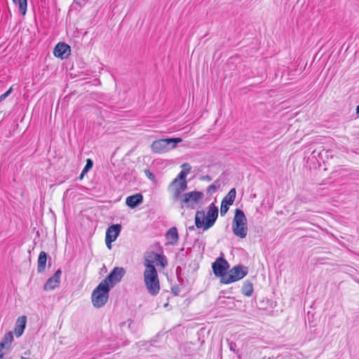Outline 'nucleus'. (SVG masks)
Here are the masks:
<instances>
[{"instance_id":"obj_1","label":"nucleus","mask_w":359,"mask_h":359,"mask_svg":"<svg viewBox=\"0 0 359 359\" xmlns=\"http://www.w3.org/2000/svg\"><path fill=\"white\" fill-rule=\"evenodd\" d=\"M154 264L156 266H160L161 269H164L168 265V261L163 255L154 251L146 252L144 257L145 269L143 279L146 290L151 296H156L161 290L160 280Z\"/></svg>"},{"instance_id":"obj_2","label":"nucleus","mask_w":359,"mask_h":359,"mask_svg":"<svg viewBox=\"0 0 359 359\" xmlns=\"http://www.w3.org/2000/svg\"><path fill=\"white\" fill-rule=\"evenodd\" d=\"M218 216V208L214 204L211 203L208 206L206 215L203 210H198L195 216V225L197 228H202L203 230H208L212 227Z\"/></svg>"},{"instance_id":"obj_3","label":"nucleus","mask_w":359,"mask_h":359,"mask_svg":"<svg viewBox=\"0 0 359 359\" xmlns=\"http://www.w3.org/2000/svg\"><path fill=\"white\" fill-rule=\"evenodd\" d=\"M182 167L187 168V170H181L168 187V191L172 199L175 201L180 198L182 193L185 191L187 187L186 177L191 169L189 163H184Z\"/></svg>"},{"instance_id":"obj_4","label":"nucleus","mask_w":359,"mask_h":359,"mask_svg":"<svg viewBox=\"0 0 359 359\" xmlns=\"http://www.w3.org/2000/svg\"><path fill=\"white\" fill-rule=\"evenodd\" d=\"M110 290L109 286L102 281L93 290L91 294V302L95 308H101L107 304Z\"/></svg>"},{"instance_id":"obj_5","label":"nucleus","mask_w":359,"mask_h":359,"mask_svg":"<svg viewBox=\"0 0 359 359\" xmlns=\"http://www.w3.org/2000/svg\"><path fill=\"white\" fill-rule=\"evenodd\" d=\"M232 230L233 233L241 238H244L248 234L247 219L244 212L236 209L232 221Z\"/></svg>"},{"instance_id":"obj_6","label":"nucleus","mask_w":359,"mask_h":359,"mask_svg":"<svg viewBox=\"0 0 359 359\" xmlns=\"http://www.w3.org/2000/svg\"><path fill=\"white\" fill-rule=\"evenodd\" d=\"M181 142L182 140L180 137L159 139L151 143V149L155 154H162L168 151L170 148H175L176 144Z\"/></svg>"},{"instance_id":"obj_7","label":"nucleus","mask_w":359,"mask_h":359,"mask_svg":"<svg viewBox=\"0 0 359 359\" xmlns=\"http://www.w3.org/2000/svg\"><path fill=\"white\" fill-rule=\"evenodd\" d=\"M248 273L246 267L238 265L233 266L227 272L226 275L223 278V284H230L238 281L243 278Z\"/></svg>"},{"instance_id":"obj_8","label":"nucleus","mask_w":359,"mask_h":359,"mask_svg":"<svg viewBox=\"0 0 359 359\" xmlns=\"http://www.w3.org/2000/svg\"><path fill=\"white\" fill-rule=\"evenodd\" d=\"M204 194L201 191H193L184 194L181 199L180 204L182 208H194L195 205L199 203L203 198Z\"/></svg>"},{"instance_id":"obj_9","label":"nucleus","mask_w":359,"mask_h":359,"mask_svg":"<svg viewBox=\"0 0 359 359\" xmlns=\"http://www.w3.org/2000/svg\"><path fill=\"white\" fill-rule=\"evenodd\" d=\"M229 268L228 262L222 256L217 258L212 264V269L214 274L220 278V283H222L223 278L226 275L227 270Z\"/></svg>"},{"instance_id":"obj_10","label":"nucleus","mask_w":359,"mask_h":359,"mask_svg":"<svg viewBox=\"0 0 359 359\" xmlns=\"http://www.w3.org/2000/svg\"><path fill=\"white\" fill-rule=\"evenodd\" d=\"M125 273L126 271L123 268L114 267L110 273L104 280H102V282L111 289L121 280Z\"/></svg>"},{"instance_id":"obj_11","label":"nucleus","mask_w":359,"mask_h":359,"mask_svg":"<svg viewBox=\"0 0 359 359\" xmlns=\"http://www.w3.org/2000/svg\"><path fill=\"white\" fill-rule=\"evenodd\" d=\"M121 231V224H113L110 226L106 231L105 243L107 248H111V243L115 241Z\"/></svg>"},{"instance_id":"obj_12","label":"nucleus","mask_w":359,"mask_h":359,"mask_svg":"<svg viewBox=\"0 0 359 359\" xmlns=\"http://www.w3.org/2000/svg\"><path fill=\"white\" fill-rule=\"evenodd\" d=\"M70 46L64 42L58 43L55 46L53 50L54 55L61 59L67 58V57L70 55Z\"/></svg>"},{"instance_id":"obj_13","label":"nucleus","mask_w":359,"mask_h":359,"mask_svg":"<svg viewBox=\"0 0 359 359\" xmlns=\"http://www.w3.org/2000/svg\"><path fill=\"white\" fill-rule=\"evenodd\" d=\"M61 274V269H57L54 273V275L47 280V281L43 285V290L46 291L52 290L57 287L60 282Z\"/></svg>"},{"instance_id":"obj_14","label":"nucleus","mask_w":359,"mask_h":359,"mask_svg":"<svg viewBox=\"0 0 359 359\" xmlns=\"http://www.w3.org/2000/svg\"><path fill=\"white\" fill-rule=\"evenodd\" d=\"M143 201V196L141 194H136L129 196L126 199V205L130 208H134Z\"/></svg>"},{"instance_id":"obj_15","label":"nucleus","mask_w":359,"mask_h":359,"mask_svg":"<svg viewBox=\"0 0 359 359\" xmlns=\"http://www.w3.org/2000/svg\"><path fill=\"white\" fill-rule=\"evenodd\" d=\"M167 245H175L178 242L179 234L176 227H171L165 234Z\"/></svg>"},{"instance_id":"obj_16","label":"nucleus","mask_w":359,"mask_h":359,"mask_svg":"<svg viewBox=\"0 0 359 359\" xmlns=\"http://www.w3.org/2000/svg\"><path fill=\"white\" fill-rule=\"evenodd\" d=\"M27 323V318L25 316L19 317L17 320L16 325L14 329L15 334L17 337H20L25 328Z\"/></svg>"},{"instance_id":"obj_17","label":"nucleus","mask_w":359,"mask_h":359,"mask_svg":"<svg viewBox=\"0 0 359 359\" xmlns=\"http://www.w3.org/2000/svg\"><path fill=\"white\" fill-rule=\"evenodd\" d=\"M47 262V254L44 251L39 253L37 260V271L38 273H43L45 271Z\"/></svg>"},{"instance_id":"obj_18","label":"nucleus","mask_w":359,"mask_h":359,"mask_svg":"<svg viewBox=\"0 0 359 359\" xmlns=\"http://www.w3.org/2000/svg\"><path fill=\"white\" fill-rule=\"evenodd\" d=\"M13 341V332H7L4 335L1 342L0 343V348H4L6 346H9L12 344Z\"/></svg>"},{"instance_id":"obj_19","label":"nucleus","mask_w":359,"mask_h":359,"mask_svg":"<svg viewBox=\"0 0 359 359\" xmlns=\"http://www.w3.org/2000/svg\"><path fill=\"white\" fill-rule=\"evenodd\" d=\"M236 189L233 188L231 189L226 196L222 199L223 203L231 205L236 198Z\"/></svg>"},{"instance_id":"obj_20","label":"nucleus","mask_w":359,"mask_h":359,"mask_svg":"<svg viewBox=\"0 0 359 359\" xmlns=\"http://www.w3.org/2000/svg\"><path fill=\"white\" fill-rule=\"evenodd\" d=\"M13 1L18 6L20 13L25 15L27 12V0H13Z\"/></svg>"},{"instance_id":"obj_21","label":"nucleus","mask_w":359,"mask_h":359,"mask_svg":"<svg viewBox=\"0 0 359 359\" xmlns=\"http://www.w3.org/2000/svg\"><path fill=\"white\" fill-rule=\"evenodd\" d=\"M93 163L90 158L86 160V164L85 168L83 169L82 172L80 175V179H83V176L88 172V171L93 168Z\"/></svg>"},{"instance_id":"obj_22","label":"nucleus","mask_w":359,"mask_h":359,"mask_svg":"<svg viewBox=\"0 0 359 359\" xmlns=\"http://www.w3.org/2000/svg\"><path fill=\"white\" fill-rule=\"evenodd\" d=\"M295 71H296V69H291L290 71L287 70V76H292V78H287V79L284 78V74H285V72H284V73L283 74V75H282V78H281V79H282V80H283V82H285V83H286V82H287L288 81L295 79H296V77H293V76H294V72H295Z\"/></svg>"},{"instance_id":"obj_23","label":"nucleus","mask_w":359,"mask_h":359,"mask_svg":"<svg viewBox=\"0 0 359 359\" xmlns=\"http://www.w3.org/2000/svg\"><path fill=\"white\" fill-rule=\"evenodd\" d=\"M229 206H230L229 205L223 203L222 202L221 203V208H220L221 215H224L226 213V212L228 211V210L229 208Z\"/></svg>"},{"instance_id":"obj_24","label":"nucleus","mask_w":359,"mask_h":359,"mask_svg":"<svg viewBox=\"0 0 359 359\" xmlns=\"http://www.w3.org/2000/svg\"><path fill=\"white\" fill-rule=\"evenodd\" d=\"M240 60V57L237 55L231 57L229 60L228 65H237V61Z\"/></svg>"},{"instance_id":"obj_25","label":"nucleus","mask_w":359,"mask_h":359,"mask_svg":"<svg viewBox=\"0 0 359 359\" xmlns=\"http://www.w3.org/2000/svg\"><path fill=\"white\" fill-rule=\"evenodd\" d=\"M217 186L215 184H212L207 188V193L208 194H212L217 191Z\"/></svg>"},{"instance_id":"obj_26","label":"nucleus","mask_w":359,"mask_h":359,"mask_svg":"<svg viewBox=\"0 0 359 359\" xmlns=\"http://www.w3.org/2000/svg\"><path fill=\"white\" fill-rule=\"evenodd\" d=\"M13 88L11 87L6 93L0 96V102L4 100L12 92Z\"/></svg>"},{"instance_id":"obj_27","label":"nucleus","mask_w":359,"mask_h":359,"mask_svg":"<svg viewBox=\"0 0 359 359\" xmlns=\"http://www.w3.org/2000/svg\"><path fill=\"white\" fill-rule=\"evenodd\" d=\"M252 293V286L251 285H250L246 290H243V294H244L246 296H250Z\"/></svg>"},{"instance_id":"obj_28","label":"nucleus","mask_w":359,"mask_h":359,"mask_svg":"<svg viewBox=\"0 0 359 359\" xmlns=\"http://www.w3.org/2000/svg\"><path fill=\"white\" fill-rule=\"evenodd\" d=\"M3 348H0V359H2L5 355V353L2 351Z\"/></svg>"},{"instance_id":"obj_29","label":"nucleus","mask_w":359,"mask_h":359,"mask_svg":"<svg viewBox=\"0 0 359 359\" xmlns=\"http://www.w3.org/2000/svg\"><path fill=\"white\" fill-rule=\"evenodd\" d=\"M356 113L357 114L359 113V105H358L357 107H356Z\"/></svg>"},{"instance_id":"obj_30","label":"nucleus","mask_w":359,"mask_h":359,"mask_svg":"<svg viewBox=\"0 0 359 359\" xmlns=\"http://www.w3.org/2000/svg\"><path fill=\"white\" fill-rule=\"evenodd\" d=\"M207 180H210V178L208 177Z\"/></svg>"},{"instance_id":"obj_31","label":"nucleus","mask_w":359,"mask_h":359,"mask_svg":"<svg viewBox=\"0 0 359 359\" xmlns=\"http://www.w3.org/2000/svg\"><path fill=\"white\" fill-rule=\"evenodd\" d=\"M207 180H210V178L208 177Z\"/></svg>"},{"instance_id":"obj_32","label":"nucleus","mask_w":359,"mask_h":359,"mask_svg":"<svg viewBox=\"0 0 359 359\" xmlns=\"http://www.w3.org/2000/svg\"><path fill=\"white\" fill-rule=\"evenodd\" d=\"M190 229H194V226L189 227Z\"/></svg>"}]
</instances>
